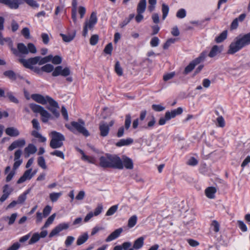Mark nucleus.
Instances as JSON below:
<instances>
[{
    "label": "nucleus",
    "instance_id": "20",
    "mask_svg": "<svg viewBox=\"0 0 250 250\" xmlns=\"http://www.w3.org/2000/svg\"><path fill=\"white\" fill-rule=\"evenodd\" d=\"M37 151V149L36 146L32 144H28V146L24 148V152L27 154L26 157H29L30 154L35 153Z\"/></svg>",
    "mask_w": 250,
    "mask_h": 250
},
{
    "label": "nucleus",
    "instance_id": "54",
    "mask_svg": "<svg viewBox=\"0 0 250 250\" xmlns=\"http://www.w3.org/2000/svg\"><path fill=\"white\" fill-rule=\"evenodd\" d=\"M50 154L53 156H56L58 157L62 158V159H64V155L63 153L60 150H55L50 153Z\"/></svg>",
    "mask_w": 250,
    "mask_h": 250
},
{
    "label": "nucleus",
    "instance_id": "4",
    "mask_svg": "<svg viewBox=\"0 0 250 250\" xmlns=\"http://www.w3.org/2000/svg\"><path fill=\"white\" fill-rule=\"evenodd\" d=\"M4 19L2 17H0V44L2 45H7L15 55H18L17 50L13 47V44L11 39L9 37L4 38L2 36L1 31L4 29Z\"/></svg>",
    "mask_w": 250,
    "mask_h": 250
},
{
    "label": "nucleus",
    "instance_id": "50",
    "mask_svg": "<svg viewBox=\"0 0 250 250\" xmlns=\"http://www.w3.org/2000/svg\"><path fill=\"white\" fill-rule=\"evenodd\" d=\"M51 61L54 64H59L62 62V59L60 56L57 55L54 57L52 56Z\"/></svg>",
    "mask_w": 250,
    "mask_h": 250
},
{
    "label": "nucleus",
    "instance_id": "7",
    "mask_svg": "<svg viewBox=\"0 0 250 250\" xmlns=\"http://www.w3.org/2000/svg\"><path fill=\"white\" fill-rule=\"evenodd\" d=\"M109 168L122 169L124 168L123 162L118 155L109 154Z\"/></svg>",
    "mask_w": 250,
    "mask_h": 250
},
{
    "label": "nucleus",
    "instance_id": "36",
    "mask_svg": "<svg viewBox=\"0 0 250 250\" xmlns=\"http://www.w3.org/2000/svg\"><path fill=\"white\" fill-rule=\"evenodd\" d=\"M62 195V192H52L50 193L49 198L50 200L52 202H56L58 199L60 197V196Z\"/></svg>",
    "mask_w": 250,
    "mask_h": 250
},
{
    "label": "nucleus",
    "instance_id": "10",
    "mask_svg": "<svg viewBox=\"0 0 250 250\" xmlns=\"http://www.w3.org/2000/svg\"><path fill=\"white\" fill-rule=\"evenodd\" d=\"M70 74V71L68 67H65L62 69V66H57L52 73V76L57 77L61 75L64 77H66Z\"/></svg>",
    "mask_w": 250,
    "mask_h": 250
},
{
    "label": "nucleus",
    "instance_id": "26",
    "mask_svg": "<svg viewBox=\"0 0 250 250\" xmlns=\"http://www.w3.org/2000/svg\"><path fill=\"white\" fill-rule=\"evenodd\" d=\"M56 104H54V105H52L51 104H49V107H47L48 109L49 110L52 114L56 117L58 118L60 116L59 112L58 111V109L59 108V104L58 103L56 102Z\"/></svg>",
    "mask_w": 250,
    "mask_h": 250
},
{
    "label": "nucleus",
    "instance_id": "45",
    "mask_svg": "<svg viewBox=\"0 0 250 250\" xmlns=\"http://www.w3.org/2000/svg\"><path fill=\"white\" fill-rule=\"evenodd\" d=\"M6 97H8L10 102L15 104L19 103V100L13 95L12 92H7L6 93Z\"/></svg>",
    "mask_w": 250,
    "mask_h": 250
},
{
    "label": "nucleus",
    "instance_id": "42",
    "mask_svg": "<svg viewBox=\"0 0 250 250\" xmlns=\"http://www.w3.org/2000/svg\"><path fill=\"white\" fill-rule=\"evenodd\" d=\"M38 164L42 168L45 169L47 168L45 159L42 156H40L38 159Z\"/></svg>",
    "mask_w": 250,
    "mask_h": 250
},
{
    "label": "nucleus",
    "instance_id": "59",
    "mask_svg": "<svg viewBox=\"0 0 250 250\" xmlns=\"http://www.w3.org/2000/svg\"><path fill=\"white\" fill-rule=\"evenodd\" d=\"M160 40L158 37H155L151 39L150 43L152 47H156L158 45Z\"/></svg>",
    "mask_w": 250,
    "mask_h": 250
},
{
    "label": "nucleus",
    "instance_id": "64",
    "mask_svg": "<svg viewBox=\"0 0 250 250\" xmlns=\"http://www.w3.org/2000/svg\"><path fill=\"white\" fill-rule=\"evenodd\" d=\"M21 247V244L19 242L14 243L6 250H18Z\"/></svg>",
    "mask_w": 250,
    "mask_h": 250
},
{
    "label": "nucleus",
    "instance_id": "29",
    "mask_svg": "<svg viewBox=\"0 0 250 250\" xmlns=\"http://www.w3.org/2000/svg\"><path fill=\"white\" fill-rule=\"evenodd\" d=\"M76 33L73 32L72 34H61L60 35L62 37V40L65 42H70L73 40L75 37Z\"/></svg>",
    "mask_w": 250,
    "mask_h": 250
},
{
    "label": "nucleus",
    "instance_id": "13",
    "mask_svg": "<svg viewBox=\"0 0 250 250\" xmlns=\"http://www.w3.org/2000/svg\"><path fill=\"white\" fill-rule=\"evenodd\" d=\"M32 168L26 170L23 173V175L17 181V184H20L23 183L27 180L31 179L34 176V173H32Z\"/></svg>",
    "mask_w": 250,
    "mask_h": 250
},
{
    "label": "nucleus",
    "instance_id": "6",
    "mask_svg": "<svg viewBox=\"0 0 250 250\" xmlns=\"http://www.w3.org/2000/svg\"><path fill=\"white\" fill-rule=\"evenodd\" d=\"M97 22V18L96 13L93 12L91 14L89 20L85 21L83 27V35L84 37H86L87 35L88 30H91L93 29L94 25Z\"/></svg>",
    "mask_w": 250,
    "mask_h": 250
},
{
    "label": "nucleus",
    "instance_id": "51",
    "mask_svg": "<svg viewBox=\"0 0 250 250\" xmlns=\"http://www.w3.org/2000/svg\"><path fill=\"white\" fill-rule=\"evenodd\" d=\"M113 49L112 43H108L105 47L104 51L105 54L111 55Z\"/></svg>",
    "mask_w": 250,
    "mask_h": 250
},
{
    "label": "nucleus",
    "instance_id": "56",
    "mask_svg": "<svg viewBox=\"0 0 250 250\" xmlns=\"http://www.w3.org/2000/svg\"><path fill=\"white\" fill-rule=\"evenodd\" d=\"M115 70L116 73L119 76H122L123 75V70L122 67L120 66V63L119 62H117L115 64Z\"/></svg>",
    "mask_w": 250,
    "mask_h": 250
},
{
    "label": "nucleus",
    "instance_id": "62",
    "mask_svg": "<svg viewBox=\"0 0 250 250\" xmlns=\"http://www.w3.org/2000/svg\"><path fill=\"white\" fill-rule=\"evenodd\" d=\"M21 34L26 39L30 38V31L28 28H23L21 31Z\"/></svg>",
    "mask_w": 250,
    "mask_h": 250
},
{
    "label": "nucleus",
    "instance_id": "46",
    "mask_svg": "<svg viewBox=\"0 0 250 250\" xmlns=\"http://www.w3.org/2000/svg\"><path fill=\"white\" fill-rule=\"evenodd\" d=\"M131 117L130 114H127L125 116V126L126 129H128L131 124Z\"/></svg>",
    "mask_w": 250,
    "mask_h": 250
},
{
    "label": "nucleus",
    "instance_id": "3",
    "mask_svg": "<svg viewBox=\"0 0 250 250\" xmlns=\"http://www.w3.org/2000/svg\"><path fill=\"white\" fill-rule=\"evenodd\" d=\"M50 135L51 140L50 142V146L53 149L61 147L63 146V142L65 137L62 133L56 131H52Z\"/></svg>",
    "mask_w": 250,
    "mask_h": 250
},
{
    "label": "nucleus",
    "instance_id": "31",
    "mask_svg": "<svg viewBox=\"0 0 250 250\" xmlns=\"http://www.w3.org/2000/svg\"><path fill=\"white\" fill-rule=\"evenodd\" d=\"M30 190L28 189L21 194L17 200L19 204H22L24 203L27 198V195L29 193Z\"/></svg>",
    "mask_w": 250,
    "mask_h": 250
},
{
    "label": "nucleus",
    "instance_id": "22",
    "mask_svg": "<svg viewBox=\"0 0 250 250\" xmlns=\"http://www.w3.org/2000/svg\"><path fill=\"white\" fill-rule=\"evenodd\" d=\"M133 142V140L131 138L123 139L120 140L116 143V146L121 147L125 146H128L131 144Z\"/></svg>",
    "mask_w": 250,
    "mask_h": 250
},
{
    "label": "nucleus",
    "instance_id": "14",
    "mask_svg": "<svg viewBox=\"0 0 250 250\" xmlns=\"http://www.w3.org/2000/svg\"><path fill=\"white\" fill-rule=\"evenodd\" d=\"M109 154L106 153L99 158V166L103 168H109Z\"/></svg>",
    "mask_w": 250,
    "mask_h": 250
},
{
    "label": "nucleus",
    "instance_id": "16",
    "mask_svg": "<svg viewBox=\"0 0 250 250\" xmlns=\"http://www.w3.org/2000/svg\"><path fill=\"white\" fill-rule=\"evenodd\" d=\"M109 129V126L106 123L102 122L99 125L100 135L103 137H105L108 134Z\"/></svg>",
    "mask_w": 250,
    "mask_h": 250
},
{
    "label": "nucleus",
    "instance_id": "52",
    "mask_svg": "<svg viewBox=\"0 0 250 250\" xmlns=\"http://www.w3.org/2000/svg\"><path fill=\"white\" fill-rule=\"evenodd\" d=\"M186 16V11L184 9H179L176 13V17L179 19H183L185 18Z\"/></svg>",
    "mask_w": 250,
    "mask_h": 250
},
{
    "label": "nucleus",
    "instance_id": "17",
    "mask_svg": "<svg viewBox=\"0 0 250 250\" xmlns=\"http://www.w3.org/2000/svg\"><path fill=\"white\" fill-rule=\"evenodd\" d=\"M124 167L126 169H132L133 168V163L132 160L126 156H123L122 158Z\"/></svg>",
    "mask_w": 250,
    "mask_h": 250
},
{
    "label": "nucleus",
    "instance_id": "40",
    "mask_svg": "<svg viewBox=\"0 0 250 250\" xmlns=\"http://www.w3.org/2000/svg\"><path fill=\"white\" fill-rule=\"evenodd\" d=\"M56 217V214L54 213L51 215L46 220L44 226L42 227V229L48 228L49 225H50L53 222L55 218Z\"/></svg>",
    "mask_w": 250,
    "mask_h": 250
},
{
    "label": "nucleus",
    "instance_id": "18",
    "mask_svg": "<svg viewBox=\"0 0 250 250\" xmlns=\"http://www.w3.org/2000/svg\"><path fill=\"white\" fill-rule=\"evenodd\" d=\"M123 231L122 228H119L112 232L105 239L107 242H110L118 238Z\"/></svg>",
    "mask_w": 250,
    "mask_h": 250
},
{
    "label": "nucleus",
    "instance_id": "2",
    "mask_svg": "<svg viewBox=\"0 0 250 250\" xmlns=\"http://www.w3.org/2000/svg\"><path fill=\"white\" fill-rule=\"evenodd\" d=\"M65 127L74 133L78 132L85 137H88L90 135L85 127V122L81 119H78L77 122H71L70 125L66 124Z\"/></svg>",
    "mask_w": 250,
    "mask_h": 250
},
{
    "label": "nucleus",
    "instance_id": "12",
    "mask_svg": "<svg viewBox=\"0 0 250 250\" xmlns=\"http://www.w3.org/2000/svg\"><path fill=\"white\" fill-rule=\"evenodd\" d=\"M183 112V109L181 107H178L177 109L171 110V111H167L165 113L166 120L167 121L174 118L176 116L180 115Z\"/></svg>",
    "mask_w": 250,
    "mask_h": 250
},
{
    "label": "nucleus",
    "instance_id": "61",
    "mask_svg": "<svg viewBox=\"0 0 250 250\" xmlns=\"http://www.w3.org/2000/svg\"><path fill=\"white\" fill-rule=\"evenodd\" d=\"M152 108L155 111L160 112L165 110V107L161 104H153Z\"/></svg>",
    "mask_w": 250,
    "mask_h": 250
},
{
    "label": "nucleus",
    "instance_id": "11",
    "mask_svg": "<svg viewBox=\"0 0 250 250\" xmlns=\"http://www.w3.org/2000/svg\"><path fill=\"white\" fill-rule=\"evenodd\" d=\"M69 227V224L66 223H62L59 224L54 229L52 230L49 234V237H52L58 234L60 232L63 230L67 229Z\"/></svg>",
    "mask_w": 250,
    "mask_h": 250
},
{
    "label": "nucleus",
    "instance_id": "19",
    "mask_svg": "<svg viewBox=\"0 0 250 250\" xmlns=\"http://www.w3.org/2000/svg\"><path fill=\"white\" fill-rule=\"evenodd\" d=\"M5 133L11 137H17L20 135L19 130L14 127H7L5 130Z\"/></svg>",
    "mask_w": 250,
    "mask_h": 250
},
{
    "label": "nucleus",
    "instance_id": "41",
    "mask_svg": "<svg viewBox=\"0 0 250 250\" xmlns=\"http://www.w3.org/2000/svg\"><path fill=\"white\" fill-rule=\"evenodd\" d=\"M54 69V66L51 64H46L41 68V70L43 72L49 73L52 72Z\"/></svg>",
    "mask_w": 250,
    "mask_h": 250
},
{
    "label": "nucleus",
    "instance_id": "33",
    "mask_svg": "<svg viewBox=\"0 0 250 250\" xmlns=\"http://www.w3.org/2000/svg\"><path fill=\"white\" fill-rule=\"evenodd\" d=\"M29 107L34 113H40L44 108L42 106L35 104H30Z\"/></svg>",
    "mask_w": 250,
    "mask_h": 250
},
{
    "label": "nucleus",
    "instance_id": "9",
    "mask_svg": "<svg viewBox=\"0 0 250 250\" xmlns=\"http://www.w3.org/2000/svg\"><path fill=\"white\" fill-rule=\"evenodd\" d=\"M39 59V56L31 58L27 60L20 59H19V62L22 63L25 67L31 69L33 68V65L38 63Z\"/></svg>",
    "mask_w": 250,
    "mask_h": 250
},
{
    "label": "nucleus",
    "instance_id": "63",
    "mask_svg": "<svg viewBox=\"0 0 250 250\" xmlns=\"http://www.w3.org/2000/svg\"><path fill=\"white\" fill-rule=\"evenodd\" d=\"M41 38L44 44H47L49 42V37L47 34L45 33H42L41 35Z\"/></svg>",
    "mask_w": 250,
    "mask_h": 250
},
{
    "label": "nucleus",
    "instance_id": "60",
    "mask_svg": "<svg viewBox=\"0 0 250 250\" xmlns=\"http://www.w3.org/2000/svg\"><path fill=\"white\" fill-rule=\"evenodd\" d=\"M52 209V208L47 205L45 207V208L43 209V214L44 217H46L51 212Z\"/></svg>",
    "mask_w": 250,
    "mask_h": 250
},
{
    "label": "nucleus",
    "instance_id": "37",
    "mask_svg": "<svg viewBox=\"0 0 250 250\" xmlns=\"http://www.w3.org/2000/svg\"><path fill=\"white\" fill-rule=\"evenodd\" d=\"M3 75L12 80H15L17 79V76L14 71L12 70L6 71L3 73Z\"/></svg>",
    "mask_w": 250,
    "mask_h": 250
},
{
    "label": "nucleus",
    "instance_id": "23",
    "mask_svg": "<svg viewBox=\"0 0 250 250\" xmlns=\"http://www.w3.org/2000/svg\"><path fill=\"white\" fill-rule=\"evenodd\" d=\"M216 192V189L214 187H210L207 188L205 190V194L207 197L210 199H213L215 197V193Z\"/></svg>",
    "mask_w": 250,
    "mask_h": 250
},
{
    "label": "nucleus",
    "instance_id": "49",
    "mask_svg": "<svg viewBox=\"0 0 250 250\" xmlns=\"http://www.w3.org/2000/svg\"><path fill=\"white\" fill-rule=\"evenodd\" d=\"M103 210V206L102 204H99L97 207L95 208L93 214L94 216H96L99 215Z\"/></svg>",
    "mask_w": 250,
    "mask_h": 250
},
{
    "label": "nucleus",
    "instance_id": "32",
    "mask_svg": "<svg viewBox=\"0 0 250 250\" xmlns=\"http://www.w3.org/2000/svg\"><path fill=\"white\" fill-rule=\"evenodd\" d=\"M31 135L36 138L39 139V141L42 143H44L46 141V138L42 136L38 131L33 130Z\"/></svg>",
    "mask_w": 250,
    "mask_h": 250
},
{
    "label": "nucleus",
    "instance_id": "47",
    "mask_svg": "<svg viewBox=\"0 0 250 250\" xmlns=\"http://www.w3.org/2000/svg\"><path fill=\"white\" fill-rule=\"evenodd\" d=\"M176 41V39L170 38L167 40L165 43L163 45V48L164 49H167L171 44L174 43Z\"/></svg>",
    "mask_w": 250,
    "mask_h": 250
},
{
    "label": "nucleus",
    "instance_id": "28",
    "mask_svg": "<svg viewBox=\"0 0 250 250\" xmlns=\"http://www.w3.org/2000/svg\"><path fill=\"white\" fill-rule=\"evenodd\" d=\"M42 117V120L43 123H47L51 118V114L44 108L40 113Z\"/></svg>",
    "mask_w": 250,
    "mask_h": 250
},
{
    "label": "nucleus",
    "instance_id": "15",
    "mask_svg": "<svg viewBox=\"0 0 250 250\" xmlns=\"http://www.w3.org/2000/svg\"><path fill=\"white\" fill-rule=\"evenodd\" d=\"M0 3L5 4L11 9H17L19 6V0H0Z\"/></svg>",
    "mask_w": 250,
    "mask_h": 250
},
{
    "label": "nucleus",
    "instance_id": "27",
    "mask_svg": "<svg viewBox=\"0 0 250 250\" xmlns=\"http://www.w3.org/2000/svg\"><path fill=\"white\" fill-rule=\"evenodd\" d=\"M146 0H140L137 8V13H143L146 8Z\"/></svg>",
    "mask_w": 250,
    "mask_h": 250
},
{
    "label": "nucleus",
    "instance_id": "5",
    "mask_svg": "<svg viewBox=\"0 0 250 250\" xmlns=\"http://www.w3.org/2000/svg\"><path fill=\"white\" fill-rule=\"evenodd\" d=\"M31 97L37 103L43 105L46 104L47 103L52 105H57L56 101L49 96H43L39 94H33L31 95Z\"/></svg>",
    "mask_w": 250,
    "mask_h": 250
},
{
    "label": "nucleus",
    "instance_id": "25",
    "mask_svg": "<svg viewBox=\"0 0 250 250\" xmlns=\"http://www.w3.org/2000/svg\"><path fill=\"white\" fill-rule=\"evenodd\" d=\"M145 238L143 236L137 238L134 242L133 248L136 250L141 249L144 245Z\"/></svg>",
    "mask_w": 250,
    "mask_h": 250
},
{
    "label": "nucleus",
    "instance_id": "24",
    "mask_svg": "<svg viewBox=\"0 0 250 250\" xmlns=\"http://www.w3.org/2000/svg\"><path fill=\"white\" fill-rule=\"evenodd\" d=\"M17 48L19 52L17 51L18 55L19 56V54L27 55L28 53V50L27 47L23 43H19L17 45Z\"/></svg>",
    "mask_w": 250,
    "mask_h": 250
},
{
    "label": "nucleus",
    "instance_id": "48",
    "mask_svg": "<svg viewBox=\"0 0 250 250\" xmlns=\"http://www.w3.org/2000/svg\"><path fill=\"white\" fill-rule=\"evenodd\" d=\"M12 191V188L10 187L8 185H5L3 186L2 190L3 193L6 194L9 196Z\"/></svg>",
    "mask_w": 250,
    "mask_h": 250
},
{
    "label": "nucleus",
    "instance_id": "43",
    "mask_svg": "<svg viewBox=\"0 0 250 250\" xmlns=\"http://www.w3.org/2000/svg\"><path fill=\"white\" fill-rule=\"evenodd\" d=\"M118 206V205H114L110 207L106 213V216H111L114 214L117 210Z\"/></svg>",
    "mask_w": 250,
    "mask_h": 250
},
{
    "label": "nucleus",
    "instance_id": "8",
    "mask_svg": "<svg viewBox=\"0 0 250 250\" xmlns=\"http://www.w3.org/2000/svg\"><path fill=\"white\" fill-rule=\"evenodd\" d=\"M206 57L207 52H202L198 58L192 61L188 66H186L184 71L185 73L187 74L190 72L194 68L195 66L201 62L203 61Z\"/></svg>",
    "mask_w": 250,
    "mask_h": 250
},
{
    "label": "nucleus",
    "instance_id": "58",
    "mask_svg": "<svg viewBox=\"0 0 250 250\" xmlns=\"http://www.w3.org/2000/svg\"><path fill=\"white\" fill-rule=\"evenodd\" d=\"M75 238L73 236H68L66 237L65 241V245L66 247H69L73 243Z\"/></svg>",
    "mask_w": 250,
    "mask_h": 250
},
{
    "label": "nucleus",
    "instance_id": "38",
    "mask_svg": "<svg viewBox=\"0 0 250 250\" xmlns=\"http://www.w3.org/2000/svg\"><path fill=\"white\" fill-rule=\"evenodd\" d=\"M227 31L225 30L215 38V41L218 43L221 42L227 38Z\"/></svg>",
    "mask_w": 250,
    "mask_h": 250
},
{
    "label": "nucleus",
    "instance_id": "1",
    "mask_svg": "<svg viewBox=\"0 0 250 250\" xmlns=\"http://www.w3.org/2000/svg\"><path fill=\"white\" fill-rule=\"evenodd\" d=\"M249 44H250V32L235 38L230 44L228 52L229 54H233Z\"/></svg>",
    "mask_w": 250,
    "mask_h": 250
},
{
    "label": "nucleus",
    "instance_id": "35",
    "mask_svg": "<svg viewBox=\"0 0 250 250\" xmlns=\"http://www.w3.org/2000/svg\"><path fill=\"white\" fill-rule=\"evenodd\" d=\"M137 216L136 215L130 217L128 221L127 226L129 228H132L135 226L137 223Z\"/></svg>",
    "mask_w": 250,
    "mask_h": 250
},
{
    "label": "nucleus",
    "instance_id": "57",
    "mask_svg": "<svg viewBox=\"0 0 250 250\" xmlns=\"http://www.w3.org/2000/svg\"><path fill=\"white\" fill-rule=\"evenodd\" d=\"M99 40V36L97 35H92L90 39V43L92 45H96Z\"/></svg>",
    "mask_w": 250,
    "mask_h": 250
},
{
    "label": "nucleus",
    "instance_id": "30",
    "mask_svg": "<svg viewBox=\"0 0 250 250\" xmlns=\"http://www.w3.org/2000/svg\"><path fill=\"white\" fill-rule=\"evenodd\" d=\"M88 238V235L87 233H83L78 238L77 240V245L78 246L82 245L87 240Z\"/></svg>",
    "mask_w": 250,
    "mask_h": 250
},
{
    "label": "nucleus",
    "instance_id": "55",
    "mask_svg": "<svg viewBox=\"0 0 250 250\" xmlns=\"http://www.w3.org/2000/svg\"><path fill=\"white\" fill-rule=\"evenodd\" d=\"M27 48L28 50V53L30 52L33 54H35L37 52L36 47H35L34 44H33L32 43H29L27 44Z\"/></svg>",
    "mask_w": 250,
    "mask_h": 250
},
{
    "label": "nucleus",
    "instance_id": "39",
    "mask_svg": "<svg viewBox=\"0 0 250 250\" xmlns=\"http://www.w3.org/2000/svg\"><path fill=\"white\" fill-rule=\"evenodd\" d=\"M40 239L39 233H34L28 242L29 245H32L37 243Z\"/></svg>",
    "mask_w": 250,
    "mask_h": 250
},
{
    "label": "nucleus",
    "instance_id": "53",
    "mask_svg": "<svg viewBox=\"0 0 250 250\" xmlns=\"http://www.w3.org/2000/svg\"><path fill=\"white\" fill-rule=\"evenodd\" d=\"M217 123V125L221 127H223L225 125V122L224 120V118L222 116H219L216 119Z\"/></svg>",
    "mask_w": 250,
    "mask_h": 250
},
{
    "label": "nucleus",
    "instance_id": "21",
    "mask_svg": "<svg viewBox=\"0 0 250 250\" xmlns=\"http://www.w3.org/2000/svg\"><path fill=\"white\" fill-rule=\"evenodd\" d=\"M222 50V47L221 46H219L216 45H214L209 53L208 56L210 58H213L216 56L218 54L220 53Z\"/></svg>",
    "mask_w": 250,
    "mask_h": 250
},
{
    "label": "nucleus",
    "instance_id": "44",
    "mask_svg": "<svg viewBox=\"0 0 250 250\" xmlns=\"http://www.w3.org/2000/svg\"><path fill=\"white\" fill-rule=\"evenodd\" d=\"M162 13H163V20H165L167 16V14L168 13L169 11V7L168 5H166V4L163 3L162 4Z\"/></svg>",
    "mask_w": 250,
    "mask_h": 250
},
{
    "label": "nucleus",
    "instance_id": "34",
    "mask_svg": "<svg viewBox=\"0 0 250 250\" xmlns=\"http://www.w3.org/2000/svg\"><path fill=\"white\" fill-rule=\"evenodd\" d=\"M39 59L38 61V63L39 65H42L46 62H50L52 58V55H50L44 58H41V57H39Z\"/></svg>",
    "mask_w": 250,
    "mask_h": 250
}]
</instances>
